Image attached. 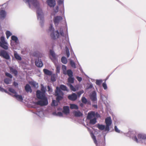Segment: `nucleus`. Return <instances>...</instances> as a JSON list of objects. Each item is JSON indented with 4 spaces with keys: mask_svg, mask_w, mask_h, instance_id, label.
I'll return each instance as SVG.
<instances>
[{
    "mask_svg": "<svg viewBox=\"0 0 146 146\" xmlns=\"http://www.w3.org/2000/svg\"><path fill=\"white\" fill-rule=\"evenodd\" d=\"M26 3L28 4L29 7L31 9L34 7L38 8L37 11V19L41 25H42L44 21L43 14L41 9L38 8L39 6L38 2L37 0H23Z\"/></svg>",
    "mask_w": 146,
    "mask_h": 146,
    "instance_id": "nucleus-1",
    "label": "nucleus"
},
{
    "mask_svg": "<svg viewBox=\"0 0 146 146\" xmlns=\"http://www.w3.org/2000/svg\"><path fill=\"white\" fill-rule=\"evenodd\" d=\"M41 86L42 92L40 90H37L36 92V95L37 98L41 100L35 102V104L36 105H39L41 106H46L48 104L47 98L45 96V93L46 89L42 84L41 85Z\"/></svg>",
    "mask_w": 146,
    "mask_h": 146,
    "instance_id": "nucleus-2",
    "label": "nucleus"
},
{
    "mask_svg": "<svg viewBox=\"0 0 146 146\" xmlns=\"http://www.w3.org/2000/svg\"><path fill=\"white\" fill-rule=\"evenodd\" d=\"M128 136L137 143H143L146 138V134L144 133H137L135 131H130L127 135Z\"/></svg>",
    "mask_w": 146,
    "mask_h": 146,
    "instance_id": "nucleus-3",
    "label": "nucleus"
},
{
    "mask_svg": "<svg viewBox=\"0 0 146 146\" xmlns=\"http://www.w3.org/2000/svg\"><path fill=\"white\" fill-rule=\"evenodd\" d=\"M60 89L64 91H68L67 87L64 85H61L60 88L58 87H57L56 90L55 91V95L57 96L56 99L58 101L62 100L63 98L64 94L63 92L60 90Z\"/></svg>",
    "mask_w": 146,
    "mask_h": 146,
    "instance_id": "nucleus-4",
    "label": "nucleus"
},
{
    "mask_svg": "<svg viewBox=\"0 0 146 146\" xmlns=\"http://www.w3.org/2000/svg\"><path fill=\"white\" fill-rule=\"evenodd\" d=\"M49 31L50 33L51 37L53 39L58 38L60 35L62 36H64V33L62 30L60 31V33L58 31H54V29L52 25H50L49 27Z\"/></svg>",
    "mask_w": 146,
    "mask_h": 146,
    "instance_id": "nucleus-5",
    "label": "nucleus"
},
{
    "mask_svg": "<svg viewBox=\"0 0 146 146\" xmlns=\"http://www.w3.org/2000/svg\"><path fill=\"white\" fill-rule=\"evenodd\" d=\"M50 58L56 65V73H59L60 72V67L57 64L58 61L56 55L54 52L52 50H50Z\"/></svg>",
    "mask_w": 146,
    "mask_h": 146,
    "instance_id": "nucleus-6",
    "label": "nucleus"
},
{
    "mask_svg": "<svg viewBox=\"0 0 146 146\" xmlns=\"http://www.w3.org/2000/svg\"><path fill=\"white\" fill-rule=\"evenodd\" d=\"M11 38L12 40L15 41V45H13L12 42L11 43V45L15 49L19 50L20 48L19 44L18 42V38L17 37L14 35L12 36Z\"/></svg>",
    "mask_w": 146,
    "mask_h": 146,
    "instance_id": "nucleus-7",
    "label": "nucleus"
},
{
    "mask_svg": "<svg viewBox=\"0 0 146 146\" xmlns=\"http://www.w3.org/2000/svg\"><path fill=\"white\" fill-rule=\"evenodd\" d=\"M1 42L0 41V46L5 50H7L8 49V44L5 40V38L4 36H2L0 38Z\"/></svg>",
    "mask_w": 146,
    "mask_h": 146,
    "instance_id": "nucleus-8",
    "label": "nucleus"
},
{
    "mask_svg": "<svg viewBox=\"0 0 146 146\" xmlns=\"http://www.w3.org/2000/svg\"><path fill=\"white\" fill-rule=\"evenodd\" d=\"M105 122L106 124L105 131H108L110 130V126L112 123V120L111 117H108L106 118L105 119Z\"/></svg>",
    "mask_w": 146,
    "mask_h": 146,
    "instance_id": "nucleus-9",
    "label": "nucleus"
},
{
    "mask_svg": "<svg viewBox=\"0 0 146 146\" xmlns=\"http://www.w3.org/2000/svg\"><path fill=\"white\" fill-rule=\"evenodd\" d=\"M62 19V17L60 16H58L54 17L53 20L54 23L56 26H57L59 23Z\"/></svg>",
    "mask_w": 146,
    "mask_h": 146,
    "instance_id": "nucleus-10",
    "label": "nucleus"
},
{
    "mask_svg": "<svg viewBox=\"0 0 146 146\" xmlns=\"http://www.w3.org/2000/svg\"><path fill=\"white\" fill-rule=\"evenodd\" d=\"M97 117H100V115L96 113L95 114V112L94 111H91L90 112H89L88 114V115L87 117V118L88 119H90L92 118L95 117V116Z\"/></svg>",
    "mask_w": 146,
    "mask_h": 146,
    "instance_id": "nucleus-11",
    "label": "nucleus"
},
{
    "mask_svg": "<svg viewBox=\"0 0 146 146\" xmlns=\"http://www.w3.org/2000/svg\"><path fill=\"white\" fill-rule=\"evenodd\" d=\"M1 56L4 58H5L9 60L10 58V57L8 52L4 50H1Z\"/></svg>",
    "mask_w": 146,
    "mask_h": 146,
    "instance_id": "nucleus-12",
    "label": "nucleus"
},
{
    "mask_svg": "<svg viewBox=\"0 0 146 146\" xmlns=\"http://www.w3.org/2000/svg\"><path fill=\"white\" fill-rule=\"evenodd\" d=\"M90 98L93 102H96L97 100L96 93L95 91H94L92 92L90 95Z\"/></svg>",
    "mask_w": 146,
    "mask_h": 146,
    "instance_id": "nucleus-13",
    "label": "nucleus"
},
{
    "mask_svg": "<svg viewBox=\"0 0 146 146\" xmlns=\"http://www.w3.org/2000/svg\"><path fill=\"white\" fill-rule=\"evenodd\" d=\"M47 3L50 7H54L56 4L55 0H47Z\"/></svg>",
    "mask_w": 146,
    "mask_h": 146,
    "instance_id": "nucleus-14",
    "label": "nucleus"
},
{
    "mask_svg": "<svg viewBox=\"0 0 146 146\" xmlns=\"http://www.w3.org/2000/svg\"><path fill=\"white\" fill-rule=\"evenodd\" d=\"M6 12L3 9L0 11V18L1 19H3L6 17Z\"/></svg>",
    "mask_w": 146,
    "mask_h": 146,
    "instance_id": "nucleus-15",
    "label": "nucleus"
},
{
    "mask_svg": "<svg viewBox=\"0 0 146 146\" xmlns=\"http://www.w3.org/2000/svg\"><path fill=\"white\" fill-rule=\"evenodd\" d=\"M40 117H42L44 115V113L42 110L41 109H38L35 113Z\"/></svg>",
    "mask_w": 146,
    "mask_h": 146,
    "instance_id": "nucleus-16",
    "label": "nucleus"
},
{
    "mask_svg": "<svg viewBox=\"0 0 146 146\" xmlns=\"http://www.w3.org/2000/svg\"><path fill=\"white\" fill-rule=\"evenodd\" d=\"M68 98L70 100L74 101L77 98V96L75 93H73L71 95L68 96Z\"/></svg>",
    "mask_w": 146,
    "mask_h": 146,
    "instance_id": "nucleus-17",
    "label": "nucleus"
},
{
    "mask_svg": "<svg viewBox=\"0 0 146 146\" xmlns=\"http://www.w3.org/2000/svg\"><path fill=\"white\" fill-rule=\"evenodd\" d=\"M35 64L36 65L39 67H41L43 65L41 60L39 59H38L35 61Z\"/></svg>",
    "mask_w": 146,
    "mask_h": 146,
    "instance_id": "nucleus-18",
    "label": "nucleus"
},
{
    "mask_svg": "<svg viewBox=\"0 0 146 146\" xmlns=\"http://www.w3.org/2000/svg\"><path fill=\"white\" fill-rule=\"evenodd\" d=\"M14 55L15 58L18 60H22V58L21 56L17 53V52L15 51H14Z\"/></svg>",
    "mask_w": 146,
    "mask_h": 146,
    "instance_id": "nucleus-19",
    "label": "nucleus"
},
{
    "mask_svg": "<svg viewBox=\"0 0 146 146\" xmlns=\"http://www.w3.org/2000/svg\"><path fill=\"white\" fill-rule=\"evenodd\" d=\"M12 96L16 98L17 100L21 102L23 100L22 96L21 95H19L17 94L14 95H12Z\"/></svg>",
    "mask_w": 146,
    "mask_h": 146,
    "instance_id": "nucleus-20",
    "label": "nucleus"
},
{
    "mask_svg": "<svg viewBox=\"0 0 146 146\" xmlns=\"http://www.w3.org/2000/svg\"><path fill=\"white\" fill-rule=\"evenodd\" d=\"M74 115L76 117H80L82 115V113L79 110L74 111Z\"/></svg>",
    "mask_w": 146,
    "mask_h": 146,
    "instance_id": "nucleus-21",
    "label": "nucleus"
},
{
    "mask_svg": "<svg viewBox=\"0 0 146 146\" xmlns=\"http://www.w3.org/2000/svg\"><path fill=\"white\" fill-rule=\"evenodd\" d=\"M96 127L98 128L100 130H104L105 129V125H104L100 124H98L96 125Z\"/></svg>",
    "mask_w": 146,
    "mask_h": 146,
    "instance_id": "nucleus-22",
    "label": "nucleus"
},
{
    "mask_svg": "<svg viewBox=\"0 0 146 146\" xmlns=\"http://www.w3.org/2000/svg\"><path fill=\"white\" fill-rule=\"evenodd\" d=\"M63 112L66 114H68L69 113V107L67 106H64L63 107Z\"/></svg>",
    "mask_w": 146,
    "mask_h": 146,
    "instance_id": "nucleus-23",
    "label": "nucleus"
},
{
    "mask_svg": "<svg viewBox=\"0 0 146 146\" xmlns=\"http://www.w3.org/2000/svg\"><path fill=\"white\" fill-rule=\"evenodd\" d=\"M67 85L69 87L70 89L72 91L75 92L78 89V88L76 89V88H74L72 84L70 83H68L67 84Z\"/></svg>",
    "mask_w": 146,
    "mask_h": 146,
    "instance_id": "nucleus-24",
    "label": "nucleus"
},
{
    "mask_svg": "<svg viewBox=\"0 0 146 146\" xmlns=\"http://www.w3.org/2000/svg\"><path fill=\"white\" fill-rule=\"evenodd\" d=\"M25 90L27 92H31L32 91L31 86L28 84H27L25 87Z\"/></svg>",
    "mask_w": 146,
    "mask_h": 146,
    "instance_id": "nucleus-25",
    "label": "nucleus"
},
{
    "mask_svg": "<svg viewBox=\"0 0 146 146\" xmlns=\"http://www.w3.org/2000/svg\"><path fill=\"white\" fill-rule=\"evenodd\" d=\"M29 83L32 86H33L35 87H38V84L35 81H31L29 82Z\"/></svg>",
    "mask_w": 146,
    "mask_h": 146,
    "instance_id": "nucleus-26",
    "label": "nucleus"
},
{
    "mask_svg": "<svg viewBox=\"0 0 146 146\" xmlns=\"http://www.w3.org/2000/svg\"><path fill=\"white\" fill-rule=\"evenodd\" d=\"M43 71L44 73L46 75H52V72L46 69H44L43 70Z\"/></svg>",
    "mask_w": 146,
    "mask_h": 146,
    "instance_id": "nucleus-27",
    "label": "nucleus"
},
{
    "mask_svg": "<svg viewBox=\"0 0 146 146\" xmlns=\"http://www.w3.org/2000/svg\"><path fill=\"white\" fill-rule=\"evenodd\" d=\"M70 108L71 109H75L76 110H77L78 109V106L76 104H70Z\"/></svg>",
    "mask_w": 146,
    "mask_h": 146,
    "instance_id": "nucleus-28",
    "label": "nucleus"
},
{
    "mask_svg": "<svg viewBox=\"0 0 146 146\" xmlns=\"http://www.w3.org/2000/svg\"><path fill=\"white\" fill-rule=\"evenodd\" d=\"M90 135L92 139L94 141V143L97 145V141H96L95 136L92 133H91Z\"/></svg>",
    "mask_w": 146,
    "mask_h": 146,
    "instance_id": "nucleus-29",
    "label": "nucleus"
},
{
    "mask_svg": "<svg viewBox=\"0 0 146 146\" xmlns=\"http://www.w3.org/2000/svg\"><path fill=\"white\" fill-rule=\"evenodd\" d=\"M9 68L11 71L14 73L15 75H16L17 74V72L16 70L14 69L11 67H10Z\"/></svg>",
    "mask_w": 146,
    "mask_h": 146,
    "instance_id": "nucleus-30",
    "label": "nucleus"
},
{
    "mask_svg": "<svg viewBox=\"0 0 146 146\" xmlns=\"http://www.w3.org/2000/svg\"><path fill=\"white\" fill-rule=\"evenodd\" d=\"M61 62L64 64H66L67 62V58L64 56H63L61 58Z\"/></svg>",
    "mask_w": 146,
    "mask_h": 146,
    "instance_id": "nucleus-31",
    "label": "nucleus"
},
{
    "mask_svg": "<svg viewBox=\"0 0 146 146\" xmlns=\"http://www.w3.org/2000/svg\"><path fill=\"white\" fill-rule=\"evenodd\" d=\"M67 74L69 77L73 76V72L71 70H68L67 71Z\"/></svg>",
    "mask_w": 146,
    "mask_h": 146,
    "instance_id": "nucleus-32",
    "label": "nucleus"
},
{
    "mask_svg": "<svg viewBox=\"0 0 146 146\" xmlns=\"http://www.w3.org/2000/svg\"><path fill=\"white\" fill-rule=\"evenodd\" d=\"M62 69L63 70L64 74L65 75L67 74V71H66V66L64 65H63L62 66Z\"/></svg>",
    "mask_w": 146,
    "mask_h": 146,
    "instance_id": "nucleus-33",
    "label": "nucleus"
},
{
    "mask_svg": "<svg viewBox=\"0 0 146 146\" xmlns=\"http://www.w3.org/2000/svg\"><path fill=\"white\" fill-rule=\"evenodd\" d=\"M96 122V119L95 118H94L92 119H90V123L92 124H94Z\"/></svg>",
    "mask_w": 146,
    "mask_h": 146,
    "instance_id": "nucleus-34",
    "label": "nucleus"
},
{
    "mask_svg": "<svg viewBox=\"0 0 146 146\" xmlns=\"http://www.w3.org/2000/svg\"><path fill=\"white\" fill-rule=\"evenodd\" d=\"M68 83H73L74 82V78L72 77H69L68 79Z\"/></svg>",
    "mask_w": 146,
    "mask_h": 146,
    "instance_id": "nucleus-35",
    "label": "nucleus"
},
{
    "mask_svg": "<svg viewBox=\"0 0 146 146\" xmlns=\"http://www.w3.org/2000/svg\"><path fill=\"white\" fill-rule=\"evenodd\" d=\"M7 38L8 39L9 37L12 35V33L10 31H7L5 33Z\"/></svg>",
    "mask_w": 146,
    "mask_h": 146,
    "instance_id": "nucleus-36",
    "label": "nucleus"
},
{
    "mask_svg": "<svg viewBox=\"0 0 146 146\" xmlns=\"http://www.w3.org/2000/svg\"><path fill=\"white\" fill-rule=\"evenodd\" d=\"M66 53L67 57H69L70 55L68 48L67 46L66 47Z\"/></svg>",
    "mask_w": 146,
    "mask_h": 146,
    "instance_id": "nucleus-37",
    "label": "nucleus"
},
{
    "mask_svg": "<svg viewBox=\"0 0 146 146\" xmlns=\"http://www.w3.org/2000/svg\"><path fill=\"white\" fill-rule=\"evenodd\" d=\"M53 114L54 115H55L59 117H62L63 116V113L60 112H58L57 113L56 112H54L53 113Z\"/></svg>",
    "mask_w": 146,
    "mask_h": 146,
    "instance_id": "nucleus-38",
    "label": "nucleus"
},
{
    "mask_svg": "<svg viewBox=\"0 0 146 146\" xmlns=\"http://www.w3.org/2000/svg\"><path fill=\"white\" fill-rule=\"evenodd\" d=\"M58 102H57L55 100H53L52 101V106H56L58 105V102L59 101V100L58 101L57 100Z\"/></svg>",
    "mask_w": 146,
    "mask_h": 146,
    "instance_id": "nucleus-39",
    "label": "nucleus"
},
{
    "mask_svg": "<svg viewBox=\"0 0 146 146\" xmlns=\"http://www.w3.org/2000/svg\"><path fill=\"white\" fill-rule=\"evenodd\" d=\"M9 90L10 92H11L13 94H17L15 90L11 88H9Z\"/></svg>",
    "mask_w": 146,
    "mask_h": 146,
    "instance_id": "nucleus-40",
    "label": "nucleus"
},
{
    "mask_svg": "<svg viewBox=\"0 0 146 146\" xmlns=\"http://www.w3.org/2000/svg\"><path fill=\"white\" fill-rule=\"evenodd\" d=\"M70 64L72 67L74 68H76V65L75 63L72 60H71L70 61Z\"/></svg>",
    "mask_w": 146,
    "mask_h": 146,
    "instance_id": "nucleus-41",
    "label": "nucleus"
},
{
    "mask_svg": "<svg viewBox=\"0 0 146 146\" xmlns=\"http://www.w3.org/2000/svg\"><path fill=\"white\" fill-rule=\"evenodd\" d=\"M4 82L5 83L7 84H9L10 83L11 80L10 79L6 78L4 79Z\"/></svg>",
    "mask_w": 146,
    "mask_h": 146,
    "instance_id": "nucleus-42",
    "label": "nucleus"
},
{
    "mask_svg": "<svg viewBox=\"0 0 146 146\" xmlns=\"http://www.w3.org/2000/svg\"><path fill=\"white\" fill-rule=\"evenodd\" d=\"M56 75L54 74L52 75L51 76V80L53 82H54L56 81Z\"/></svg>",
    "mask_w": 146,
    "mask_h": 146,
    "instance_id": "nucleus-43",
    "label": "nucleus"
},
{
    "mask_svg": "<svg viewBox=\"0 0 146 146\" xmlns=\"http://www.w3.org/2000/svg\"><path fill=\"white\" fill-rule=\"evenodd\" d=\"M59 9V7L58 6H56L55 7V9L54 10V13H52V15H54L56 13H57Z\"/></svg>",
    "mask_w": 146,
    "mask_h": 146,
    "instance_id": "nucleus-44",
    "label": "nucleus"
},
{
    "mask_svg": "<svg viewBox=\"0 0 146 146\" xmlns=\"http://www.w3.org/2000/svg\"><path fill=\"white\" fill-rule=\"evenodd\" d=\"M0 91L2 92H5V93H7L11 95V94L9 93V92H7L6 90H5L4 89H3V88H2L0 86Z\"/></svg>",
    "mask_w": 146,
    "mask_h": 146,
    "instance_id": "nucleus-45",
    "label": "nucleus"
},
{
    "mask_svg": "<svg viewBox=\"0 0 146 146\" xmlns=\"http://www.w3.org/2000/svg\"><path fill=\"white\" fill-rule=\"evenodd\" d=\"M82 102L84 103V104H86L87 102V99L84 97H82Z\"/></svg>",
    "mask_w": 146,
    "mask_h": 146,
    "instance_id": "nucleus-46",
    "label": "nucleus"
},
{
    "mask_svg": "<svg viewBox=\"0 0 146 146\" xmlns=\"http://www.w3.org/2000/svg\"><path fill=\"white\" fill-rule=\"evenodd\" d=\"M102 80H97L96 81V84L97 85L100 86L101 85L102 82Z\"/></svg>",
    "mask_w": 146,
    "mask_h": 146,
    "instance_id": "nucleus-47",
    "label": "nucleus"
},
{
    "mask_svg": "<svg viewBox=\"0 0 146 146\" xmlns=\"http://www.w3.org/2000/svg\"><path fill=\"white\" fill-rule=\"evenodd\" d=\"M84 92V91L83 90H82L80 91L79 92H77V94L78 95V96L79 97H80L81 95Z\"/></svg>",
    "mask_w": 146,
    "mask_h": 146,
    "instance_id": "nucleus-48",
    "label": "nucleus"
},
{
    "mask_svg": "<svg viewBox=\"0 0 146 146\" xmlns=\"http://www.w3.org/2000/svg\"><path fill=\"white\" fill-rule=\"evenodd\" d=\"M5 75L7 77H8L11 78L13 77L12 76L11 74L7 72L5 73Z\"/></svg>",
    "mask_w": 146,
    "mask_h": 146,
    "instance_id": "nucleus-49",
    "label": "nucleus"
},
{
    "mask_svg": "<svg viewBox=\"0 0 146 146\" xmlns=\"http://www.w3.org/2000/svg\"><path fill=\"white\" fill-rule=\"evenodd\" d=\"M102 86L104 90H106L107 89V86L105 82L103 83Z\"/></svg>",
    "mask_w": 146,
    "mask_h": 146,
    "instance_id": "nucleus-50",
    "label": "nucleus"
},
{
    "mask_svg": "<svg viewBox=\"0 0 146 146\" xmlns=\"http://www.w3.org/2000/svg\"><path fill=\"white\" fill-rule=\"evenodd\" d=\"M115 131L117 133H119L120 132V130L118 129L117 127L116 126H115Z\"/></svg>",
    "mask_w": 146,
    "mask_h": 146,
    "instance_id": "nucleus-51",
    "label": "nucleus"
},
{
    "mask_svg": "<svg viewBox=\"0 0 146 146\" xmlns=\"http://www.w3.org/2000/svg\"><path fill=\"white\" fill-rule=\"evenodd\" d=\"M48 91L49 92V93H51L52 91V90L51 89V88H50V87L49 86H48Z\"/></svg>",
    "mask_w": 146,
    "mask_h": 146,
    "instance_id": "nucleus-52",
    "label": "nucleus"
},
{
    "mask_svg": "<svg viewBox=\"0 0 146 146\" xmlns=\"http://www.w3.org/2000/svg\"><path fill=\"white\" fill-rule=\"evenodd\" d=\"M76 79L80 82H81L82 80V78L81 77L79 76H77L76 77Z\"/></svg>",
    "mask_w": 146,
    "mask_h": 146,
    "instance_id": "nucleus-53",
    "label": "nucleus"
},
{
    "mask_svg": "<svg viewBox=\"0 0 146 146\" xmlns=\"http://www.w3.org/2000/svg\"><path fill=\"white\" fill-rule=\"evenodd\" d=\"M58 5H60L63 4V1L62 0H59L58 1Z\"/></svg>",
    "mask_w": 146,
    "mask_h": 146,
    "instance_id": "nucleus-54",
    "label": "nucleus"
},
{
    "mask_svg": "<svg viewBox=\"0 0 146 146\" xmlns=\"http://www.w3.org/2000/svg\"><path fill=\"white\" fill-rule=\"evenodd\" d=\"M13 84L15 86H17L18 85V84L17 82H14L13 83Z\"/></svg>",
    "mask_w": 146,
    "mask_h": 146,
    "instance_id": "nucleus-55",
    "label": "nucleus"
},
{
    "mask_svg": "<svg viewBox=\"0 0 146 146\" xmlns=\"http://www.w3.org/2000/svg\"><path fill=\"white\" fill-rule=\"evenodd\" d=\"M93 87L92 84H90L89 87V88H91Z\"/></svg>",
    "mask_w": 146,
    "mask_h": 146,
    "instance_id": "nucleus-56",
    "label": "nucleus"
},
{
    "mask_svg": "<svg viewBox=\"0 0 146 146\" xmlns=\"http://www.w3.org/2000/svg\"><path fill=\"white\" fill-rule=\"evenodd\" d=\"M4 5H5V4H4V5H3L2 6H0V8H1V9H3V8H2V6Z\"/></svg>",
    "mask_w": 146,
    "mask_h": 146,
    "instance_id": "nucleus-57",
    "label": "nucleus"
},
{
    "mask_svg": "<svg viewBox=\"0 0 146 146\" xmlns=\"http://www.w3.org/2000/svg\"><path fill=\"white\" fill-rule=\"evenodd\" d=\"M80 106H81V107H82L83 106V104H80Z\"/></svg>",
    "mask_w": 146,
    "mask_h": 146,
    "instance_id": "nucleus-58",
    "label": "nucleus"
},
{
    "mask_svg": "<svg viewBox=\"0 0 146 146\" xmlns=\"http://www.w3.org/2000/svg\"><path fill=\"white\" fill-rule=\"evenodd\" d=\"M94 107H95L96 108H97V106L96 105H94Z\"/></svg>",
    "mask_w": 146,
    "mask_h": 146,
    "instance_id": "nucleus-59",
    "label": "nucleus"
},
{
    "mask_svg": "<svg viewBox=\"0 0 146 146\" xmlns=\"http://www.w3.org/2000/svg\"><path fill=\"white\" fill-rule=\"evenodd\" d=\"M1 50L0 51V56H1Z\"/></svg>",
    "mask_w": 146,
    "mask_h": 146,
    "instance_id": "nucleus-60",
    "label": "nucleus"
},
{
    "mask_svg": "<svg viewBox=\"0 0 146 146\" xmlns=\"http://www.w3.org/2000/svg\"><path fill=\"white\" fill-rule=\"evenodd\" d=\"M68 43H69V44L70 46L71 47L70 44V43L69 42H68Z\"/></svg>",
    "mask_w": 146,
    "mask_h": 146,
    "instance_id": "nucleus-61",
    "label": "nucleus"
},
{
    "mask_svg": "<svg viewBox=\"0 0 146 146\" xmlns=\"http://www.w3.org/2000/svg\"><path fill=\"white\" fill-rule=\"evenodd\" d=\"M80 70L81 71L82 70V69H80Z\"/></svg>",
    "mask_w": 146,
    "mask_h": 146,
    "instance_id": "nucleus-62",
    "label": "nucleus"
},
{
    "mask_svg": "<svg viewBox=\"0 0 146 146\" xmlns=\"http://www.w3.org/2000/svg\"><path fill=\"white\" fill-rule=\"evenodd\" d=\"M88 130H89V128H88Z\"/></svg>",
    "mask_w": 146,
    "mask_h": 146,
    "instance_id": "nucleus-63",
    "label": "nucleus"
}]
</instances>
